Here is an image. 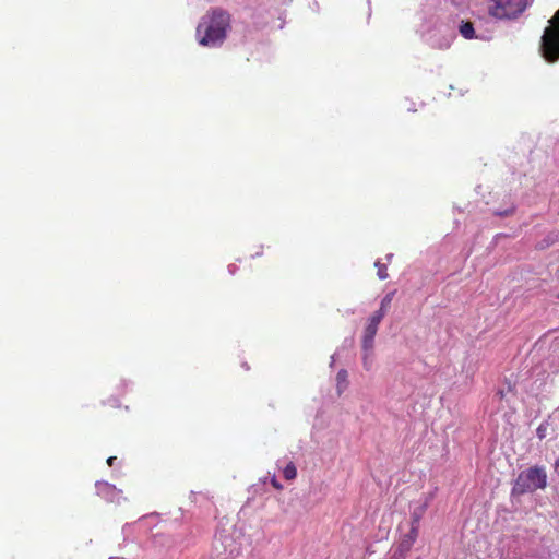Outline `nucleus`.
<instances>
[{
  "label": "nucleus",
  "instance_id": "obj_1",
  "mask_svg": "<svg viewBox=\"0 0 559 559\" xmlns=\"http://www.w3.org/2000/svg\"><path fill=\"white\" fill-rule=\"evenodd\" d=\"M229 29L230 14L222 8H212L200 19L195 36L201 46L217 48L226 40Z\"/></svg>",
  "mask_w": 559,
  "mask_h": 559
},
{
  "label": "nucleus",
  "instance_id": "obj_2",
  "mask_svg": "<svg viewBox=\"0 0 559 559\" xmlns=\"http://www.w3.org/2000/svg\"><path fill=\"white\" fill-rule=\"evenodd\" d=\"M547 487V473L544 466H532L522 471L514 480L511 496H522Z\"/></svg>",
  "mask_w": 559,
  "mask_h": 559
},
{
  "label": "nucleus",
  "instance_id": "obj_3",
  "mask_svg": "<svg viewBox=\"0 0 559 559\" xmlns=\"http://www.w3.org/2000/svg\"><path fill=\"white\" fill-rule=\"evenodd\" d=\"M548 23L540 38L539 50L543 58L552 63L559 60V10Z\"/></svg>",
  "mask_w": 559,
  "mask_h": 559
},
{
  "label": "nucleus",
  "instance_id": "obj_4",
  "mask_svg": "<svg viewBox=\"0 0 559 559\" xmlns=\"http://www.w3.org/2000/svg\"><path fill=\"white\" fill-rule=\"evenodd\" d=\"M490 13L498 19H514L527 7V0H493Z\"/></svg>",
  "mask_w": 559,
  "mask_h": 559
},
{
  "label": "nucleus",
  "instance_id": "obj_5",
  "mask_svg": "<svg viewBox=\"0 0 559 559\" xmlns=\"http://www.w3.org/2000/svg\"><path fill=\"white\" fill-rule=\"evenodd\" d=\"M418 533L419 531H417V528H409V532L404 534L400 539L392 559L404 558L416 542Z\"/></svg>",
  "mask_w": 559,
  "mask_h": 559
},
{
  "label": "nucleus",
  "instance_id": "obj_6",
  "mask_svg": "<svg viewBox=\"0 0 559 559\" xmlns=\"http://www.w3.org/2000/svg\"><path fill=\"white\" fill-rule=\"evenodd\" d=\"M95 488L99 497L110 502L115 501L119 493L114 485L103 480L96 481Z\"/></svg>",
  "mask_w": 559,
  "mask_h": 559
},
{
  "label": "nucleus",
  "instance_id": "obj_7",
  "mask_svg": "<svg viewBox=\"0 0 559 559\" xmlns=\"http://www.w3.org/2000/svg\"><path fill=\"white\" fill-rule=\"evenodd\" d=\"M378 328H379V325L368 321V323L364 330V335H362L361 347H362L364 352H371L373 349V342H374V336L378 332Z\"/></svg>",
  "mask_w": 559,
  "mask_h": 559
},
{
  "label": "nucleus",
  "instance_id": "obj_8",
  "mask_svg": "<svg viewBox=\"0 0 559 559\" xmlns=\"http://www.w3.org/2000/svg\"><path fill=\"white\" fill-rule=\"evenodd\" d=\"M427 503L416 507L411 513V528L419 531V523L426 512Z\"/></svg>",
  "mask_w": 559,
  "mask_h": 559
},
{
  "label": "nucleus",
  "instance_id": "obj_9",
  "mask_svg": "<svg viewBox=\"0 0 559 559\" xmlns=\"http://www.w3.org/2000/svg\"><path fill=\"white\" fill-rule=\"evenodd\" d=\"M348 386V373L345 369L338 370L336 374V390L341 395Z\"/></svg>",
  "mask_w": 559,
  "mask_h": 559
},
{
  "label": "nucleus",
  "instance_id": "obj_10",
  "mask_svg": "<svg viewBox=\"0 0 559 559\" xmlns=\"http://www.w3.org/2000/svg\"><path fill=\"white\" fill-rule=\"evenodd\" d=\"M459 32L466 39H472L475 37L473 23L469 21H462L459 26Z\"/></svg>",
  "mask_w": 559,
  "mask_h": 559
},
{
  "label": "nucleus",
  "instance_id": "obj_11",
  "mask_svg": "<svg viewBox=\"0 0 559 559\" xmlns=\"http://www.w3.org/2000/svg\"><path fill=\"white\" fill-rule=\"evenodd\" d=\"M559 240V231H552L548 234L543 240H540L536 247L537 249H546Z\"/></svg>",
  "mask_w": 559,
  "mask_h": 559
},
{
  "label": "nucleus",
  "instance_id": "obj_12",
  "mask_svg": "<svg viewBox=\"0 0 559 559\" xmlns=\"http://www.w3.org/2000/svg\"><path fill=\"white\" fill-rule=\"evenodd\" d=\"M396 290H392V292H389L381 300L380 302V309L383 310L384 312H388L390 307H391V302L394 298V295H395Z\"/></svg>",
  "mask_w": 559,
  "mask_h": 559
},
{
  "label": "nucleus",
  "instance_id": "obj_13",
  "mask_svg": "<svg viewBox=\"0 0 559 559\" xmlns=\"http://www.w3.org/2000/svg\"><path fill=\"white\" fill-rule=\"evenodd\" d=\"M283 475H284L285 479H287V480H293L296 478L297 468L294 465V463L290 462L285 466V468L283 469Z\"/></svg>",
  "mask_w": 559,
  "mask_h": 559
},
{
  "label": "nucleus",
  "instance_id": "obj_14",
  "mask_svg": "<svg viewBox=\"0 0 559 559\" xmlns=\"http://www.w3.org/2000/svg\"><path fill=\"white\" fill-rule=\"evenodd\" d=\"M374 266L378 269L377 275L380 280H386L389 274L386 272V265L380 261H376Z\"/></svg>",
  "mask_w": 559,
  "mask_h": 559
},
{
  "label": "nucleus",
  "instance_id": "obj_15",
  "mask_svg": "<svg viewBox=\"0 0 559 559\" xmlns=\"http://www.w3.org/2000/svg\"><path fill=\"white\" fill-rule=\"evenodd\" d=\"M385 314L386 312L379 308L377 311L373 312V314L368 319V321L379 325Z\"/></svg>",
  "mask_w": 559,
  "mask_h": 559
},
{
  "label": "nucleus",
  "instance_id": "obj_16",
  "mask_svg": "<svg viewBox=\"0 0 559 559\" xmlns=\"http://www.w3.org/2000/svg\"><path fill=\"white\" fill-rule=\"evenodd\" d=\"M514 210L515 207L514 206H510L506 210H502V211H496L495 214L497 216H500V217H507V216H510L514 213Z\"/></svg>",
  "mask_w": 559,
  "mask_h": 559
},
{
  "label": "nucleus",
  "instance_id": "obj_17",
  "mask_svg": "<svg viewBox=\"0 0 559 559\" xmlns=\"http://www.w3.org/2000/svg\"><path fill=\"white\" fill-rule=\"evenodd\" d=\"M547 424H540L536 430L537 437L542 440L546 437Z\"/></svg>",
  "mask_w": 559,
  "mask_h": 559
},
{
  "label": "nucleus",
  "instance_id": "obj_18",
  "mask_svg": "<svg viewBox=\"0 0 559 559\" xmlns=\"http://www.w3.org/2000/svg\"><path fill=\"white\" fill-rule=\"evenodd\" d=\"M271 483H272L273 487H275L276 489H282V488H283V486H282V485H281V483L276 479V477H273Z\"/></svg>",
  "mask_w": 559,
  "mask_h": 559
},
{
  "label": "nucleus",
  "instance_id": "obj_19",
  "mask_svg": "<svg viewBox=\"0 0 559 559\" xmlns=\"http://www.w3.org/2000/svg\"><path fill=\"white\" fill-rule=\"evenodd\" d=\"M117 457L116 456H110L107 459V464L109 466H114L115 462H116Z\"/></svg>",
  "mask_w": 559,
  "mask_h": 559
},
{
  "label": "nucleus",
  "instance_id": "obj_20",
  "mask_svg": "<svg viewBox=\"0 0 559 559\" xmlns=\"http://www.w3.org/2000/svg\"><path fill=\"white\" fill-rule=\"evenodd\" d=\"M365 353H366V354H365V357H364V365H365L366 369H368V368H369V367H368L369 361H367V354H368L369 352H365Z\"/></svg>",
  "mask_w": 559,
  "mask_h": 559
},
{
  "label": "nucleus",
  "instance_id": "obj_21",
  "mask_svg": "<svg viewBox=\"0 0 559 559\" xmlns=\"http://www.w3.org/2000/svg\"><path fill=\"white\" fill-rule=\"evenodd\" d=\"M555 469H556V472H557V473H558V475H559V457H558V459L556 460V462H555Z\"/></svg>",
  "mask_w": 559,
  "mask_h": 559
},
{
  "label": "nucleus",
  "instance_id": "obj_22",
  "mask_svg": "<svg viewBox=\"0 0 559 559\" xmlns=\"http://www.w3.org/2000/svg\"><path fill=\"white\" fill-rule=\"evenodd\" d=\"M334 362H335V358H334V355L331 357V364L330 366L333 367L334 366Z\"/></svg>",
  "mask_w": 559,
  "mask_h": 559
},
{
  "label": "nucleus",
  "instance_id": "obj_23",
  "mask_svg": "<svg viewBox=\"0 0 559 559\" xmlns=\"http://www.w3.org/2000/svg\"><path fill=\"white\" fill-rule=\"evenodd\" d=\"M392 257H393V254H392V253H389V254L386 255V260H389V261H390V260L392 259Z\"/></svg>",
  "mask_w": 559,
  "mask_h": 559
},
{
  "label": "nucleus",
  "instance_id": "obj_24",
  "mask_svg": "<svg viewBox=\"0 0 559 559\" xmlns=\"http://www.w3.org/2000/svg\"><path fill=\"white\" fill-rule=\"evenodd\" d=\"M416 559H420L419 557H417Z\"/></svg>",
  "mask_w": 559,
  "mask_h": 559
}]
</instances>
